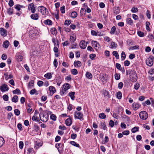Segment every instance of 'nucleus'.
<instances>
[{
    "instance_id": "46",
    "label": "nucleus",
    "mask_w": 154,
    "mask_h": 154,
    "mask_svg": "<svg viewBox=\"0 0 154 154\" xmlns=\"http://www.w3.org/2000/svg\"><path fill=\"white\" fill-rule=\"evenodd\" d=\"M116 97L118 99H121L122 97V94L121 92H118L116 95Z\"/></svg>"
},
{
    "instance_id": "61",
    "label": "nucleus",
    "mask_w": 154,
    "mask_h": 154,
    "mask_svg": "<svg viewBox=\"0 0 154 154\" xmlns=\"http://www.w3.org/2000/svg\"><path fill=\"white\" fill-rule=\"evenodd\" d=\"M8 4L10 7H12L14 5V2L13 0H10Z\"/></svg>"
},
{
    "instance_id": "56",
    "label": "nucleus",
    "mask_w": 154,
    "mask_h": 154,
    "mask_svg": "<svg viewBox=\"0 0 154 154\" xmlns=\"http://www.w3.org/2000/svg\"><path fill=\"white\" fill-rule=\"evenodd\" d=\"M140 87V84L137 83H136V84H135L134 85V88L136 90H138L139 88Z\"/></svg>"
},
{
    "instance_id": "19",
    "label": "nucleus",
    "mask_w": 154,
    "mask_h": 154,
    "mask_svg": "<svg viewBox=\"0 0 154 154\" xmlns=\"http://www.w3.org/2000/svg\"><path fill=\"white\" fill-rule=\"evenodd\" d=\"M44 23L45 24L49 25H51L52 24V22L49 19H47L44 21Z\"/></svg>"
},
{
    "instance_id": "2",
    "label": "nucleus",
    "mask_w": 154,
    "mask_h": 154,
    "mask_svg": "<svg viewBox=\"0 0 154 154\" xmlns=\"http://www.w3.org/2000/svg\"><path fill=\"white\" fill-rule=\"evenodd\" d=\"M139 116L140 118L143 120H145L148 117V114L145 111H143L140 112Z\"/></svg>"
},
{
    "instance_id": "39",
    "label": "nucleus",
    "mask_w": 154,
    "mask_h": 154,
    "mask_svg": "<svg viewBox=\"0 0 154 154\" xmlns=\"http://www.w3.org/2000/svg\"><path fill=\"white\" fill-rule=\"evenodd\" d=\"M116 30V27L114 26L112 27L111 29L110 33L111 34H113L115 33V32Z\"/></svg>"
},
{
    "instance_id": "24",
    "label": "nucleus",
    "mask_w": 154,
    "mask_h": 154,
    "mask_svg": "<svg viewBox=\"0 0 154 154\" xmlns=\"http://www.w3.org/2000/svg\"><path fill=\"white\" fill-rule=\"evenodd\" d=\"M12 101L14 103H17L18 100V97L17 95H14L12 99Z\"/></svg>"
},
{
    "instance_id": "12",
    "label": "nucleus",
    "mask_w": 154,
    "mask_h": 154,
    "mask_svg": "<svg viewBox=\"0 0 154 154\" xmlns=\"http://www.w3.org/2000/svg\"><path fill=\"white\" fill-rule=\"evenodd\" d=\"M30 18L33 20H37L38 19V14L37 13H33L31 15Z\"/></svg>"
},
{
    "instance_id": "35",
    "label": "nucleus",
    "mask_w": 154,
    "mask_h": 154,
    "mask_svg": "<svg viewBox=\"0 0 154 154\" xmlns=\"http://www.w3.org/2000/svg\"><path fill=\"white\" fill-rule=\"evenodd\" d=\"M150 23L148 21H147L146 23V29L149 31H150V28H149V26L150 25Z\"/></svg>"
},
{
    "instance_id": "13",
    "label": "nucleus",
    "mask_w": 154,
    "mask_h": 154,
    "mask_svg": "<svg viewBox=\"0 0 154 154\" xmlns=\"http://www.w3.org/2000/svg\"><path fill=\"white\" fill-rule=\"evenodd\" d=\"M39 116L40 119L43 122H46L48 120V118L43 113H40Z\"/></svg>"
},
{
    "instance_id": "36",
    "label": "nucleus",
    "mask_w": 154,
    "mask_h": 154,
    "mask_svg": "<svg viewBox=\"0 0 154 154\" xmlns=\"http://www.w3.org/2000/svg\"><path fill=\"white\" fill-rule=\"evenodd\" d=\"M99 117L101 119H104L106 118V116L103 113H102L99 114Z\"/></svg>"
},
{
    "instance_id": "55",
    "label": "nucleus",
    "mask_w": 154,
    "mask_h": 154,
    "mask_svg": "<svg viewBox=\"0 0 154 154\" xmlns=\"http://www.w3.org/2000/svg\"><path fill=\"white\" fill-rule=\"evenodd\" d=\"M23 6L20 5H17L15 6V8L17 9L18 11H19L20 10V8L23 7Z\"/></svg>"
},
{
    "instance_id": "22",
    "label": "nucleus",
    "mask_w": 154,
    "mask_h": 154,
    "mask_svg": "<svg viewBox=\"0 0 154 154\" xmlns=\"http://www.w3.org/2000/svg\"><path fill=\"white\" fill-rule=\"evenodd\" d=\"M127 23L130 25H132L133 24V21L131 18H128L126 19Z\"/></svg>"
},
{
    "instance_id": "52",
    "label": "nucleus",
    "mask_w": 154,
    "mask_h": 154,
    "mask_svg": "<svg viewBox=\"0 0 154 154\" xmlns=\"http://www.w3.org/2000/svg\"><path fill=\"white\" fill-rule=\"evenodd\" d=\"M36 92V90L35 89H33L31 90L29 92L30 94L31 95H33L35 94Z\"/></svg>"
},
{
    "instance_id": "5",
    "label": "nucleus",
    "mask_w": 154,
    "mask_h": 154,
    "mask_svg": "<svg viewBox=\"0 0 154 154\" xmlns=\"http://www.w3.org/2000/svg\"><path fill=\"white\" fill-rule=\"evenodd\" d=\"M28 9L29 11H30L32 13H34L36 11L34 4L33 3L29 4L28 6Z\"/></svg>"
},
{
    "instance_id": "43",
    "label": "nucleus",
    "mask_w": 154,
    "mask_h": 154,
    "mask_svg": "<svg viewBox=\"0 0 154 154\" xmlns=\"http://www.w3.org/2000/svg\"><path fill=\"white\" fill-rule=\"evenodd\" d=\"M139 128L137 127H135L132 129L131 131L132 133H134L138 130Z\"/></svg>"
},
{
    "instance_id": "8",
    "label": "nucleus",
    "mask_w": 154,
    "mask_h": 154,
    "mask_svg": "<svg viewBox=\"0 0 154 154\" xmlns=\"http://www.w3.org/2000/svg\"><path fill=\"white\" fill-rule=\"evenodd\" d=\"M140 106V105L135 102H134L132 105V107L134 110H136L138 109Z\"/></svg>"
},
{
    "instance_id": "10",
    "label": "nucleus",
    "mask_w": 154,
    "mask_h": 154,
    "mask_svg": "<svg viewBox=\"0 0 154 154\" xmlns=\"http://www.w3.org/2000/svg\"><path fill=\"white\" fill-rule=\"evenodd\" d=\"M87 44L84 40L81 41L80 43V46L82 49H85L86 48Z\"/></svg>"
},
{
    "instance_id": "4",
    "label": "nucleus",
    "mask_w": 154,
    "mask_h": 154,
    "mask_svg": "<svg viewBox=\"0 0 154 154\" xmlns=\"http://www.w3.org/2000/svg\"><path fill=\"white\" fill-rule=\"evenodd\" d=\"M38 11L41 12L43 15H45L47 13V9L43 6H40L38 8Z\"/></svg>"
},
{
    "instance_id": "58",
    "label": "nucleus",
    "mask_w": 154,
    "mask_h": 154,
    "mask_svg": "<svg viewBox=\"0 0 154 154\" xmlns=\"http://www.w3.org/2000/svg\"><path fill=\"white\" fill-rule=\"evenodd\" d=\"M115 77L116 79L118 80L120 79V76L119 74L117 73H116L115 75Z\"/></svg>"
},
{
    "instance_id": "29",
    "label": "nucleus",
    "mask_w": 154,
    "mask_h": 154,
    "mask_svg": "<svg viewBox=\"0 0 154 154\" xmlns=\"http://www.w3.org/2000/svg\"><path fill=\"white\" fill-rule=\"evenodd\" d=\"M5 142L4 139L2 137H0V148L3 145Z\"/></svg>"
},
{
    "instance_id": "9",
    "label": "nucleus",
    "mask_w": 154,
    "mask_h": 154,
    "mask_svg": "<svg viewBox=\"0 0 154 154\" xmlns=\"http://www.w3.org/2000/svg\"><path fill=\"white\" fill-rule=\"evenodd\" d=\"M0 33L2 36L5 37L7 35V31L3 28H0Z\"/></svg>"
},
{
    "instance_id": "32",
    "label": "nucleus",
    "mask_w": 154,
    "mask_h": 154,
    "mask_svg": "<svg viewBox=\"0 0 154 154\" xmlns=\"http://www.w3.org/2000/svg\"><path fill=\"white\" fill-rule=\"evenodd\" d=\"M17 59L19 61H21L23 59V57L21 55H20L19 54H17Z\"/></svg>"
},
{
    "instance_id": "40",
    "label": "nucleus",
    "mask_w": 154,
    "mask_h": 154,
    "mask_svg": "<svg viewBox=\"0 0 154 154\" xmlns=\"http://www.w3.org/2000/svg\"><path fill=\"white\" fill-rule=\"evenodd\" d=\"M112 54L114 56H115L116 59H119V55L116 51H113Z\"/></svg>"
},
{
    "instance_id": "27",
    "label": "nucleus",
    "mask_w": 154,
    "mask_h": 154,
    "mask_svg": "<svg viewBox=\"0 0 154 154\" xmlns=\"http://www.w3.org/2000/svg\"><path fill=\"white\" fill-rule=\"evenodd\" d=\"M70 143L71 144L74 146H75L76 147H80V146H79V144L76 143L74 141H70Z\"/></svg>"
},
{
    "instance_id": "15",
    "label": "nucleus",
    "mask_w": 154,
    "mask_h": 154,
    "mask_svg": "<svg viewBox=\"0 0 154 154\" xmlns=\"http://www.w3.org/2000/svg\"><path fill=\"white\" fill-rule=\"evenodd\" d=\"M91 44L92 45V46L95 49H97L98 47L99 48L97 45H99L97 42L92 41L91 42Z\"/></svg>"
},
{
    "instance_id": "50",
    "label": "nucleus",
    "mask_w": 154,
    "mask_h": 154,
    "mask_svg": "<svg viewBox=\"0 0 154 154\" xmlns=\"http://www.w3.org/2000/svg\"><path fill=\"white\" fill-rule=\"evenodd\" d=\"M37 85L39 87H41L43 85L44 82L42 81H39L37 82Z\"/></svg>"
},
{
    "instance_id": "48",
    "label": "nucleus",
    "mask_w": 154,
    "mask_h": 154,
    "mask_svg": "<svg viewBox=\"0 0 154 154\" xmlns=\"http://www.w3.org/2000/svg\"><path fill=\"white\" fill-rule=\"evenodd\" d=\"M71 23V20H65L64 22V25H69Z\"/></svg>"
},
{
    "instance_id": "16",
    "label": "nucleus",
    "mask_w": 154,
    "mask_h": 154,
    "mask_svg": "<svg viewBox=\"0 0 154 154\" xmlns=\"http://www.w3.org/2000/svg\"><path fill=\"white\" fill-rule=\"evenodd\" d=\"M34 81L31 80L28 83V88L30 89L32 88L34 86Z\"/></svg>"
},
{
    "instance_id": "54",
    "label": "nucleus",
    "mask_w": 154,
    "mask_h": 154,
    "mask_svg": "<svg viewBox=\"0 0 154 154\" xmlns=\"http://www.w3.org/2000/svg\"><path fill=\"white\" fill-rule=\"evenodd\" d=\"M19 147L20 149H23V143L22 141H20L19 143Z\"/></svg>"
},
{
    "instance_id": "49",
    "label": "nucleus",
    "mask_w": 154,
    "mask_h": 154,
    "mask_svg": "<svg viewBox=\"0 0 154 154\" xmlns=\"http://www.w3.org/2000/svg\"><path fill=\"white\" fill-rule=\"evenodd\" d=\"M131 11L132 13H136L138 11V9L137 8L133 7Z\"/></svg>"
},
{
    "instance_id": "41",
    "label": "nucleus",
    "mask_w": 154,
    "mask_h": 154,
    "mask_svg": "<svg viewBox=\"0 0 154 154\" xmlns=\"http://www.w3.org/2000/svg\"><path fill=\"white\" fill-rule=\"evenodd\" d=\"M77 16V13L75 11L72 12L71 14V17L72 18H75Z\"/></svg>"
},
{
    "instance_id": "17",
    "label": "nucleus",
    "mask_w": 154,
    "mask_h": 154,
    "mask_svg": "<svg viewBox=\"0 0 154 154\" xmlns=\"http://www.w3.org/2000/svg\"><path fill=\"white\" fill-rule=\"evenodd\" d=\"M75 92H71L69 93L68 95L70 97L71 99L72 100H74L75 98Z\"/></svg>"
},
{
    "instance_id": "34",
    "label": "nucleus",
    "mask_w": 154,
    "mask_h": 154,
    "mask_svg": "<svg viewBox=\"0 0 154 154\" xmlns=\"http://www.w3.org/2000/svg\"><path fill=\"white\" fill-rule=\"evenodd\" d=\"M42 143H36L35 146V148L36 149H37L42 146Z\"/></svg>"
},
{
    "instance_id": "60",
    "label": "nucleus",
    "mask_w": 154,
    "mask_h": 154,
    "mask_svg": "<svg viewBox=\"0 0 154 154\" xmlns=\"http://www.w3.org/2000/svg\"><path fill=\"white\" fill-rule=\"evenodd\" d=\"M96 54H91L90 55L89 57L92 60L94 59V58L96 57Z\"/></svg>"
},
{
    "instance_id": "21",
    "label": "nucleus",
    "mask_w": 154,
    "mask_h": 154,
    "mask_svg": "<svg viewBox=\"0 0 154 154\" xmlns=\"http://www.w3.org/2000/svg\"><path fill=\"white\" fill-rule=\"evenodd\" d=\"M82 63L81 62L79 61H78L77 62H74V65L75 67H80L82 66Z\"/></svg>"
},
{
    "instance_id": "18",
    "label": "nucleus",
    "mask_w": 154,
    "mask_h": 154,
    "mask_svg": "<svg viewBox=\"0 0 154 154\" xmlns=\"http://www.w3.org/2000/svg\"><path fill=\"white\" fill-rule=\"evenodd\" d=\"M51 32L53 35H56L57 33V30L55 28H52L50 30Z\"/></svg>"
},
{
    "instance_id": "23",
    "label": "nucleus",
    "mask_w": 154,
    "mask_h": 154,
    "mask_svg": "<svg viewBox=\"0 0 154 154\" xmlns=\"http://www.w3.org/2000/svg\"><path fill=\"white\" fill-rule=\"evenodd\" d=\"M9 45V42L7 41H5L3 43V47L5 48H7L8 47V46Z\"/></svg>"
},
{
    "instance_id": "62",
    "label": "nucleus",
    "mask_w": 154,
    "mask_h": 154,
    "mask_svg": "<svg viewBox=\"0 0 154 154\" xmlns=\"http://www.w3.org/2000/svg\"><path fill=\"white\" fill-rule=\"evenodd\" d=\"M138 35L140 37L144 36V33L141 31H138L137 32Z\"/></svg>"
},
{
    "instance_id": "63",
    "label": "nucleus",
    "mask_w": 154,
    "mask_h": 154,
    "mask_svg": "<svg viewBox=\"0 0 154 154\" xmlns=\"http://www.w3.org/2000/svg\"><path fill=\"white\" fill-rule=\"evenodd\" d=\"M91 35L93 36H97L98 35L97 32L94 30H91Z\"/></svg>"
},
{
    "instance_id": "30",
    "label": "nucleus",
    "mask_w": 154,
    "mask_h": 154,
    "mask_svg": "<svg viewBox=\"0 0 154 154\" xmlns=\"http://www.w3.org/2000/svg\"><path fill=\"white\" fill-rule=\"evenodd\" d=\"M44 76L48 79H50L52 78L51 74V73H48L45 75Z\"/></svg>"
},
{
    "instance_id": "44",
    "label": "nucleus",
    "mask_w": 154,
    "mask_h": 154,
    "mask_svg": "<svg viewBox=\"0 0 154 154\" xmlns=\"http://www.w3.org/2000/svg\"><path fill=\"white\" fill-rule=\"evenodd\" d=\"M27 154H32L33 153L32 148H29L27 150Z\"/></svg>"
},
{
    "instance_id": "1",
    "label": "nucleus",
    "mask_w": 154,
    "mask_h": 154,
    "mask_svg": "<svg viewBox=\"0 0 154 154\" xmlns=\"http://www.w3.org/2000/svg\"><path fill=\"white\" fill-rule=\"evenodd\" d=\"M130 78L131 81L134 82L137 81V77L136 72L134 71H131L129 73Z\"/></svg>"
},
{
    "instance_id": "51",
    "label": "nucleus",
    "mask_w": 154,
    "mask_h": 154,
    "mask_svg": "<svg viewBox=\"0 0 154 154\" xmlns=\"http://www.w3.org/2000/svg\"><path fill=\"white\" fill-rule=\"evenodd\" d=\"M51 119L54 121H55L56 120L57 117L55 115L52 114L50 116Z\"/></svg>"
},
{
    "instance_id": "33",
    "label": "nucleus",
    "mask_w": 154,
    "mask_h": 154,
    "mask_svg": "<svg viewBox=\"0 0 154 154\" xmlns=\"http://www.w3.org/2000/svg\"><path fill=\"white\" fill-rule=\"evenodd\" d=\"M32 119L33 121L38 122L39 121V118L35 115H34L32 118Z\"/></svg>"
},
{
    "instance_id": "26",
    "label": "nucleus",
    "mask_w": 154,
    "mask_h": 154,
    "mask_svg": "<svg viewBox=\"0 0 154 154\" xmlns=\"http://www.w3.org/2000/svg\"><path fill=\"white\" fill-rule=\"evenodd\" d=\"M120 12V10L118 7H115L114 9V13L116 14H119Z\"/></svg>"
},
{
    "instance_id": "31",
    "label": "nucleus",
    "mask_w": 154,
    "mask_h": 154,
    "mask_svg": "<svg viewBox=\"0 0 154 154\" xmlns=\"http://www.w3.org/2000/svg\"><path fill=\"white\" fill-rule=\"evenodd\" d=\"M86 77L89 79H91L92 77V74L91 73L88 72H86Z\"/></svg>"
},
{
    "instance_id": "3",
    "label": "nucleus",
    "mask_w": 154,
    "mask_h": 154,
    "mask_svg": "<svg viewBox=\"0 0 154 154\" xmlns=\"http://www.w3.org/2000/svg\"><path fill=\"white\" fill-rule=\"evenodd\" d=\"M154 57L152 56H150L146 60V64L149 66H152L153 64Z\"/></svg>"
},
{
    "instance_id": "47",
    "label": "nucleus",
    "mask_w": 154,
    "mask_h": 154,
    "mask_svg": "<svg viewBox=\"0 0 154 154\" xmlns=\"http://www.w3.org/2000/svg\"><path fill=\"white\" fill-rule=\"evenodd\" d=\"M7 13L10 15H12L13 13V9L10 8L8 9Z\"/></svg>"
},
{
    "instance_id": "20",
    "label": "nucleus",
    "mask_w": 154,
    "mask_h": 154,
    "mask_svg": "<svg viewBox=\"0 0 154 154\" xmlns=\"http://www.w3.org/2000/svg\"><path fill=\"white\" fill-rule=\"evenodd\" d=\"M65 122L67 125L69 126L72 124V121L70 119L68 118L66 120Z\"/></svg>"
},
{
    "instance_id": "14",
    "label": "nucleus",
    "mask_w": 154,
    "mask_h": 154,
    "mask_svg": "<svg viewBox=\"0 0 154 154\" xmlns=\"http://www.w3.org/2000/svg\"><path fill=\"white\" fill-rule=\"evenodd\" d=\"M70 87V85L69 83H66L63 85L62 90H64V91H66Z\"/></svg>"
},
{
    "instance_id": "38",
    "label": "nucleus",
    "mask_w": 154,
    "mask_h": 154,
    "mask_svg": "<svg viewBox=\"0 0 154 154\" xmlns=\"http://www.w3.org/2000/svg\"><path fill=\"white\" fill-rule=\"evenodd\" d=\"M71 72L73 75H76L78 74V72L76 69H74L71 70Z\"/></svg>"
},
{
    "instance_id": "53",
    "label": "nucleus",
    "mask_w": 154,
    "mask_h": 154,
    "mask_svg": "<svg viewBox=\"0 0 154 154\" xmlns=\"http://www.w3.org/2000/svg\"><path fill=\"white\" fill-rule=\"evenodd\" d=\"M2 97L5 101H7L8 100V95L5 94Z\"/></svg>"
},
{
    "instance_id": "28",
    "label": "nucleus",
    "mask_w": 154,
    "mask_h": 154,
    "mask_svg": "<svg viewBox=\"0 0 154 154\" xmlns=\"http://www.w3.org/2000/svg\"><path fill=\"white\" fill-rule=\"evenodd\" d=\"M12 92L14 94H21L20 91L18 88L16 89L15 90L13 91Z\"/></svg>"
},
{
    "instance_id": "57",
    "label": "nucleus",
    "mask_w": 154,
    "mask_h": 154,
    "mask_svg": "<svg viewBox=\"0 0 154 154\" xmlns=\"http://www.w3.org/2000/svg\"><path fill=\"white\" fill-rule=\"evenodd\" d=\"M65 7L64 6H63L60 8V11L62 14L64 13L65 12Z\"/></svg>"
},
{
    "instance_id": "42",
    "label": "nucleus",
    "mask_w": 154,
    "mask_h": 154,
    "mask_svg": "<svg viewBox=\"0 0 154 154\" xmlns=\"http://www.w3.org/2000/svg\"><path fill=\"white\" fill-rule=\"evenodd\" d=\"M121 58L122 60H123L125 59L126 58V55L124 52L122 51L121 54Z\"/></svg>"
},
{
    "instance_id": "64",
    "label": "nucleus",
    "mask_w": 154,
    "mask_h": 154,
    "mask_svg": "<svg viewBox=\"0 0 154 154\" xmlns=\"http://www.w3.org/2000/svg\"><path fill=\"white\" fill-rule=\"evenodd\" d=\"M122 134L125 135H127L129 134V131L128 130H126L122 132Z\"/></svg>"
},
{
    "instance_id": "6",
    "label": "nucleus",
    "mask_w": 154,
    "mask_h": 154,
    "mask_svg": "<svg viewBox=\"0 0 154 154\" xmlns=\"http://www.w3.org/2000/svg\"><path fill=\"white\" fill-rule=\"evenodd\" d=\"M75 119H82L83 118V114L80 112L76 111L75 113Z\"/></svg>"
},
{
    "instance_id": "59",
    "label": "nucleus",
    "mask_w": 154,
    "mask_h": 154,
    "mask_svg": "<svg viewBox=\"0 0 154 154\" xmlns=\"http://www.w3.org/2000/svg\"><path fill=\"white\" fill-rule=\"evenodd\" d=\"M101 128H102L103 129L105 130L106 129V125L104 124V123L101 122Z\"/></svg>"
},
{
    "instance_id": "37",
    "label": "nucleus",
    "mask_w": 154,
    "mask_h": 154,
    "mask_svg": "<svg viewBox=\"0 0 154 154\" xmlns=\"http://www.w3.org/2000/svg\"><path fill=\"white\" fill-rule=\"evenodd\" d=\"M139 49V46L138 45H135L134 46H132L129 48V50H133Z\"/></svg>"
},
{
    "instance_id": "11",
    "label": "nucleus",
    "mask_w": 154,
    "mask_h": 154,
    "mask_svg": "<svg viewBox=\"0 0 154 154\" xmlns=\"http://www.w3.org/2000/svg\"><path fill=\"white\" fill-rule=\"evenodd\" d=\"M49 90L50 91V95H52L56 91L55 88L53 86H50L49 87Z\"/></svg>"
},
{
    "instance_id": "25",
    "label": "nucleus",
    "mask_w": 154,
    "mask_h": 154,
    "mask_svg": "<svg viewBox=\"0 0 154 154\" xmlns=\"http://www.w3.org/2000/svg\"><path fill=\"white\" fill-rule=\"evenodd\" d=\"M110 48H116L117 46L116 43L114 42H112L111 43Z\"/></svg>"
},
{
    "instance_id": "45",
    "label": "nucleus",
    "mask_w": 154,
    "mask_h": 154,
    "mask_svg": "<svg viewBox=\"0 0 154 154\" xmlns=\"http://www.w3.org/2000/svg\"><path fill=\"white\" fill-rule=\"evenodd\" d=\"M14 113L16 116H18L20 114V112L18 109H16L14 110Z\"/></svg>"
},
{
    "instance_id": "7",
    "label": "nucleus",
    "mask_w": 154,
    "mask_h": 154,
    "mask_svg": "<svg viewBox=\"0 0 154 154\" xmlns=\"http://www.w3.org/2000/svg\"><path fill=\"white\" fill-rule=\"evenodd\" d=\"M9 89L7 85L5 84L2 85L0 88V89L2 92L8 91V90Z\"/></svg>"
}]
</instances>
